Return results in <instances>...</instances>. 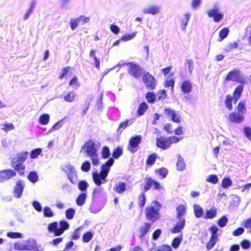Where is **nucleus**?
<instances>
[{
    "instance_id": "obj_1",
    "label": "nucleus",
    "mask_w": 251,
    "mask_h": 251,
    "mask_svg": "<svg viewBox=\"0 0 251 251\" xmlns=\"http://www.w3.org/2000/svg\"><path fill=\"white\" fill-rule=\"evenodd\" d=\"M60 227L58 228V224L56 221L50 223L48 226V230L50 233H53L56 236L62 235L65 230L69 228V224L65 220L59 222Z\"/></svg>"
},
{
    "instance_id": "obj_2",
    "label": "nucleus",
    "mask_w": 251,
    "mask_h": 251,
    "mask_svg": "<svg viewBox=\"0 0 251 251\" xmlns=\"http://www.w3.org/2000/svg\"><path fill=\"white\" fill-rule=\"evenodd\" d=\"M88 156L90 158L94 165L97 166L99 164V159L97 154V149L95 143L91 140H88L83 146Z\"/></svg>"
},
{
    "instance_id": "obj_3",
    "label": "nucleus",
    "mask_w": 251,
    "mask_h": 251,
    "mask_svg": "<svg viewBox=\"0 0 251 251\" xmlns=\"http://www.w3.org/2000/svg\"><path fill=\"white\" fill-rule=\"evenodd\" d=\"M180 140V138L176 136L161 137L158 138V148L167 150L171 147L172 144L177 143Z\"/></svg>"
},
{
    "instance_id": "obj_4",
    "label": "nucleus",
    "mask_w": 251,
    "mask_h": 251,
    "mask_svg": "<svg viewBox=\"0 0 251 251\" xmlns=\"http://www.w3.org/2000/svg\"><path fill=\"white\" fill-rule=\"evenodd\" d=\"M206 13L209 17L213 18V21L216 23H219L224 18V15L220 12V4L218 3H215Z\"/></svg>"
},
{
    "instance_id": "obj_5",
    "label": "nucleus",
    "mask_w": 251,
    "mask_h": 251,
    "mask_svg": "<svg viewBox=\"0 0 251 251\" xmlns=\"http://www.w3.org/2000/svg\"><path fill=\"white\" fill-rule=\"evenodd\" d=\"M226 81H233L244 84L246 81L245 78L240 74L238 70H234L230 72L226 78Z\"/></svg>"
},
{
    "instance_id": "obj_6",
    "label": "nucleus",
    "mask_w": 251,
    "mask_h": 251,
    "mask_svg": "<svg viewBox=\"0 0 251 251\" xmlns=\"http://www.w3.org/2000/svg\"><path fill=\"white\" fill-rule=\"evenodd\" d=\"M128 67V73L136 78H139L142 74V68L137 64L133 62H129L127 64Z\"/></svg>"
},
{
    "instance_id": "obj_7",
    "label": "nucleus",
    "mask_w": 251,
    "mask_h": 251,
    "mask_svg": "<svg viewBox=\"0 0 251 251\" xmlns=\"http://www.w3.org/2000/svg\"><path fill=\"white\" fill-rule=\"evenodd\" d=\"M141 137L140 135H136L131 137L127 145V150L131 153H134L138 150V147L141 142Z\"/></svg>"
},
{
    "instance_id": "obj_8",
    "label": "nucleus",
    "mask_w": 251,
    "mask_h": 251,
    "mask_svg": "<svg viewBox=\"0 0 251 251\" xmlns=\"http://www.w3.org/2000/svg\"><path fill=\"white\" fill-rule=\"evenodd\" d=\"M165 114L168 118H170L174 122L179 123L181 121L179 113L176 112L173 109L170 108L165 109Z\"/></svg>"
},
{
    "instance_id": "obj_9",
    "label": "nucleus",
    "mask_w": 251,
    "mask_h": 251,
    "mask_svg": "<svg viewBox=\"0 0 251 251\" xmlns=\"http://www.w3.org/2000/svg\"><path fill=\"white\" fill-rule=\"evenodd\" d=\"M16 176V172L14 170L9 169L0 171V183L4 182Z\"/></svg>"
},
{
    "instance_id": "obj_10",
    "label": "nucleus",
    "mask_w": 251,
    "mask_h": 251,
    "mask_svg": "<svg viewBox=\"0 0 251 251\" xmlns=\"http://www.w3.org/2000/svg\"><path fill=\"white\" fill-rule=\"evenodd\" d=\"M143 80L146 87L151 90L155 88V80L154 77L149 73L144 74L143 76Z\"/></svg>"
},
{
    "instance_id": "obj_11",
    "label": "nucleus",
    "mask_w": 251,
    "mask_h": 251,
    "mask_svg": "<svg viewBox=\"0 0 251 251\" xmlns=\"http://www.w3.org/2000/svg\"><path fill=\"white\" fill-rule=\"evenodd\" d=\"M178 221L177 222L175 226L170 229L171 233L176 234L180 232L184 228L185 225V220L184 218H180L178 219Z\"/></svg>"
},
{
    "instance_id": "obj_12",
    "label": "nucleus",
    "mask_w": 251,
    "mask_h": 251,
    "mask_svg": "<svg viewBox=\"0 0 251 251\" xmlns=\"http://www.w3.org/2000/svg\"><path fill=\"white\" fill-rule=\"evenodd\" d=\"M178 221L177 222L175 226L170 229L171 233L176 234L180 232L184 228L185 225V220L184 218H180L178 219Z\"/></svg>"
},
{
    "instance_id": "obj_13",
    "label": "nucleus",
    "mask_w": 251,
    "mask_h": 251,
    "mask_svg": "<svg viewBox=\"0 0 251 251\" xmlns=\"http://www.w3.org/2000/svg\"><path fill=\"white\" fill-rule=\"evenodd\" d=\"M145 213L146 217L148 220L154 221V219L157 216V209L154 206H148L146 208Z\"/></svg>"
},
{
    "instance_id": "obj_14",
    "label": "nucleus",
    "mask_w": 251,
    "mask_h": 251,
    "mask_svg": "<svg viewBox=\"0 0 251 251\" xmlns=\"http://www.w3.org/2000/svg\"><path fill=\"white\" fill-rule=\"evenodd\" d=\"M93 179L95 184L97 186H100L102 183L106 182L107 176L100 172L99 173L97 172L93 174Z\"/></svg>"
},
{
    "instance_id": "obj_15",
    "label": "nucleus",
    "mask_w": 251,
    "mask_h": 251,
    "mask_svg": "<svg viewBox=\"0 0 251 251\" xmlns=\"http://www.w3.org/2000/svg\"><path fill=\"white\" fill-rule=\"evenodd\" d=\"M114 162V159L112 158H109L105 163L101 166L100 172L107 176L110 167L112 166Z\"/></svg>"
},
{
    "instance_id": "obj_16",
    "label": "nucleus",
    "mask_w": 251,
    "mask_h": 251,
    "mask_svg": "<svg viewBox=\"0 0 251 251\" xmlns=\"http://www.w3.org/2000/svg\"><path fill=\"white\" fill-rule=\"evenodd\" d=\"M24 188V184L22 181L21 180L17 181L13 190L14 197L16 198H20L22 195Z\"/></svg>"
},
{
    "instance_id": "obj_17",
    "label": "nucleus",
    "mask_w": 251,
    "mask_h": 251,
    "mask_svg": "<svg viewBox=\"0 0 251 251\" xmlns=\"http://www.w3.org/2000/svg\"><path fill=\"white\" fill-rule=\"evenodd\" d=\"M28 155L27 151H22L17 154L16 157L13 158L11 163H22L26 160Z\"/></svg>"
},
{
    "instance_id": "obj_18",
    "label": "nucleus",
    "mask_w": 251,
    "mask_h": 251,
    "mask_svg": "<svg viewBox=\"0 0 251 251\" xmlns=\"http://www.w3.org/2000/svg\"><path fill=\"white\" fill-rule=\"evenodd\" d=\"M228 119L231 122L240 123L244 120V116L241 113L232 112L228 116Z\"/></svg>"
},
{
    "instance_id": "obj_19",
    "label": "nucleus",
    "mask_w": 251,
    "mask_h": 251,
    "mask_svg": "<svg viewBox=\"0 0 251 251\" xmlns=\"http://www.w3.org/2000/svg\"><path fill=\"white\" fill-rule=\"evenodd\" d=\"M12 167L14 168L15 172H17L20 176H23L25 174V166L22 163H11Z\"/></svg>"
},
{
    "instance_id": "obj_20",
    "label": "nucleus",
    "mask_w": 251,
    "mask_h": 251,
    "mask_svg": "<svg viewBox=\"0 0 251 251\" xmlns=\"http://www.w3.org/2000/svg\"><path fill=\"white\" fill-rule=\"evenodd\" d=\"M191 14L187 13L184 14L180 19L179 21L181 25V28L183 31H185L186 29L188 23L190 19Z\"/></svg>"
},
{
    "instance_id": "obj_21",
    "label": "nucleus",
    "mask_w": 251,
    "mask_h": 251,
    "mask_svg": "<svg viewBox=\"0 0 251 251\" xmlns=\"http://www.w3.org/2000/svg\"><path fill=\"white\" fill-rule=\"evenodd\" d=\"M243 84H242L241 85L237 86L233 93L232 97L233 100L234 101V103H236L240 98L244 88Z\"/></svg>"
},
{
    "instance_id": "obj_22",
    "label": "nucleus",
    "mask_w": 251,
    "mask_h": 251,
    "mask_svg": "<svg viewBox=\"0 0 251 251\" xmlns=\"http://www.w3.org/2000/svg\"><path fill=\"white\" fill-rule=\"evenodd\" d=\"M181 91L185 93H190L192 90V84L189 80H185L182 82L181 85Z\"/></svg>"
},
{
    "instance_id": "obj_23",
    "label": "nucleus",
    "mask_w": 251,
    "mask_h": 251,
    "mask_svg": "<svg viewBox=\"0 0 251 251\" xmlns=\"http://www.w3.org/2000/svg\"><path fill=\"white\" fill-rule=\"evenodd\" d=\"M114 190L118 194H122L126 190V184L123 181H120L115 185Z\"/></svg>"
},
{
    "instance_id": "obj_24",
    "label": "nucleus",
    "mask_w": 251,
    "mask_h": 251,
    "mask_svg": "<svg viewBox=\"0 0 251 251\" xmlns=\"http://www.w3.org/2000/svg\"><path fill=\"white\" fill-rule=\"evenodd\" d=\"M152 185L154 186L155 188H157V182L155 180H153L150 177L146 178L145 184L144 186V192H146L149 190L150 188Z\"/></svg>"
},
{
    "instance_id": "obj_25",
    "label": "nucleus",
    "mask_w": 251,
    "mask_h": 251,
    "mask_svg": "<svg viewBox=\"0 0 251 251\" xmlns=\"http://www.w3.org/2000/svg\"><path fill=\"white\" fill-rule=\"evenodd\" d=\"M67 176L70 181L75 184L76 181L77 175L75 171L73 169L70 168L67 173Z\"/></svg>"
},
{
    "instance_id": "obj_26",
    "label": "nucleus",
    "mask_w": 251,
    "mask_h": 251,
    "mask_svg": "<svg viewBox=\"0 0 251 251\" xmlns=\"http://www.w3.org/2000/svg\"><path fill=\"white\" fill-rule=\"evenodd\" d=\"M148 108V106L147 104V103L145 102H141L138 107V108L137 111V113L138 116H142L143 115L145 111H147V109Z\"/></svg>"
},
{
    "instance_id": "obj_27",
    "label": "nucleus",
    "mask_w": 251,
    "mask_h": 251,
    "mask_svg": "<svg viewBox=\"0 0 251 251\" xmlns=\"http://www.w3.org/2000/svg\"><path fill=\"white\" fill-rule=\"evenodd\" d=\"M86 199V194L84 193L79 194L76 199V203L78 206L84 204Z\"/></svg>"
},
{
    "instance_id": "obj_28",
    "label": "nucleus",
    "mask_w": 251,
    "mask_h": 251,
    "mask_svg": "<svg viewBox=\"0 0 251 251\" xmlns=\"http://www.w3.org/2000/svg\"><path fill=\"white\" fill-rule=\"evenodd\" d=\"M178 160L176 163V167L177 170L182 171L185 168V164L183 158L180 155H177Z\"/></svg>"
},
{
    "instance_id": "obj_29",
    "label": "nucleus",
    "mask_w": 251,
    "mask_h": 251,
    "mask_svg": "<svg viewBox=\"0 0 251 251\" xmlns=\"http://www.w3.org/2000/svg\"><path fill=\"white\" fill-rule=\"evenodd\" d=\"M151 227L149 223H145L144 226L141 227L139 229L140 237H143L149 231Z\"/></svg>"
},
{
    "instance_id": "obj_30",
    "label": "nucleus",
    "mask_w": 251,
    "mask_h": 251,
    "mask_svg": "<svg viewBox=\"0 0 251 251\" xmlns=\"http://www.w3.org/2000/svg\"><path fill=\"white\" fill-rule=\"evenodd\" d=\"M27 179L32 183H35L38 180V176L34 171H31L27 176Z\"/></svg>"
},
{
    "instance_id": "obj_31",
    "label": "nucleus",
    "mask_w": 251,
    "mask_h": 251,
    "mask_svg": "<svg viewBox=\"0 0 251 251\" xmlns=\"http://www.w3.org/2000/svg\"><path fill=\"white\" fill-rule=\"evenodd\" d=\"M143 13L146 14L155 15L157 13V8L155 6H150L144 8Z\"/></svg>"
},
{
    "instance_id": "obj_32",
    "label": "nucleus",
    "mask_w": 251,
    "mask_h": 251,
    "mask_svg": "<svg viewBox=\"0 0 251 251\" xmlns=\"http://www.w3.org/2000/svg\"><path fill=\"white\" fill-rule=\"evenodd\" d=\"M101 157L103 159L108 158L110 155V152L107 146H103L101 151Z\"/></svg>"
},
{
    "instance_id": "obj_33",
    "label": "nucleus",
    "mask_w": 251,
    "mask_h": 251,
    "mask_svg": "<svg viewBox=\"0 0 251 251\" xmlns=\"http://www.w3.org/2000/svg\"><path fill=\"white\" fill-rule=\"evenodd\" d=\"M50 120V116L47 114H43L41 115L39 118V123L42 125H47Z\"/></svg>"
},
{
    "instance_id": "obj_34",
    "label": "nucleus",
    "mask_w": 251,
    "mask_h": 251,
    "mask_svg": "<svg viewBox=\"0 0 251 251\" xmlns=\"http://www.w3.org/2000/svg\"><path fill=\"white\" fill-rule=\"evenodd\" d=\"M75 95L73 91L69 92L67 95L64 96V100L68 102H73L75 99Z\"/></svg>"
},
{
    "instance_id": "obj_35",
    "label": "nucleus",
    "mask_w": 251,
    "mask_h": 251,
    "mask_svg": "<svg viewBox=\"0 0 251 251\" xmlns=\"http://www.w3.org/2000/svg\"><path fill=\"white\" fill-rule=\"evenodd\" d=\"M123 154L122 149L120 147H117L112 152V158L117 159Z\"/></svg>"
},
{
    "instance_id": "obj_36",
    "label": "nucleus",
    "mask_w": 251,
    "mask_h": 251,
    "mask_svg": "<svg viewBox=\"0 0 251 251\" xmlns=\"http://www.w3.org/2000/svg\"><path fill=\"white\" fill-rule=\"evenodd\" d=\"M185 67L188 69L190 74H192L194 69V63L191 59H187L184 64Z\"/></svg>"
},
{
    "instance_id": "obj_37",
    "label": "nucleus",
    "mask_w": 251,
    "mask_h": 251,
    "mask_svg": "<svg viewBox=\"0 0 251 251\" xmlns=\"http://www.w3.org/2000/svg\"><path fill=\"white\" fill-rule=\"evenodd\" d=\"M183 239V236L180 234L178 237H175L172 241V245L176 249L178 247L180 243Z\"/></svg>"
},
{
    "instance_id": "obj_38",
    "label": "nucleus",
    "mask_w": 251,
    "mask_h": 251,
    "mask_svg": "<svg viewBox=\"0 0 251 251\" xmlns=\"http://www.w3.org/2000/svg\"><path fill=\"white\" fill-rule=\"evenodd\" d=\"M75 214V210L73 208H69L65 211L66 217L68 220H72L74 218Z\"/></svg>"
},
{
    "instance_id": "obj_39",
    "label": "nucleus",
    "mask_w": 251,
    "mask_h": 251,
    "mask_svg": "<svg viewBox=\"0 0 251 251\" xmlns=\"http://www.w3.org/2000/svg\"><path fill=\"white\" fill-rule=\"evenodd\" d=\"M156 154L155 153L151 154L149 155L146 160V164L148 166L152 165L155 162L156 160Z\"/></svg>"
},
{
    "instance_id": "obj_40",
    "label": "nucleus",
    "mask_w": 251,
    "mask_h": 251,
    "mask_svg": "<svg viewBox=\"0 0 251 251\" xmlns=\"http://www.w3.org/2000/svg\"><path fill=\"white\" fill-rule=\"evenodd\" d=\"M229 33V30L227 28H224L219 33V41H222L223 39L226 37Z\"/></svg>"
},
{
    "instance_id": "obj_41",
    "label": "nucleus",
    "mask_w": 251,
    "mask_h": 251,
    "mask_svg": "<svg viewBox=\"0 0 251 251\" xmlns=\"http://www.w3.org/2000/svg\"><path fill=\"white\" fill-rule=\"evenodd\" d=\"M177 210V218L180 219V218H183V215L185 212V208L184 205H180L178 206L176 209Z\"/></svg>"
},
{
    "instance_id": "obj_42",
    "label": "nucleus",
    "mask_w": 251,
    "mask_h": 251,
    "mask_svg": "<svg viewBox=\"0 0 251 251\" xmlns=\"http://www.w3.org/2000/svg\"><path fill=\"white\" fill-rule=\"evenodd\" d=\"M195 215L197 218L201 217L203 214L202 209L198 205L195 204L194 206Z\"/></svg>"
},
{
    "instance_id": "obj_43",
    "label": "nucleus",
    "mask_w": 251,
    "mask_h": 251,
    "mask_svg": "<svg viewBox=\"0 0 251 251\" xmlns=\"http://www.w3.org/2000/svg\"><path fill=\"white\" fill-rule=\"evenodd\" d=\"M93 234L91 231L85 232L82 236V241L84 243L89 242L93 238Z\"/></svg>"
},
{
    "instance_id": "obj_44",
    "label": "nucleus",
    "mask_w": 251,
    "mask_h": 251,
    "mask_svg": "<svg viewBox=\"0 0 251 251\" xmlns=\"http://www.w3.org/2000/svg\"><path fill=\"white\" fill-rule=\"evenodd\" d=\"M146 98L149 103H153L155 101V95L153 92H148L146 94Z\"/></svg>"
},
{
    "instance_id": "obj_45",
    "label": "nucleus",
    "mask_w": 251,
    "mask_h": 251,
    "mask_svg": "<svg viewBox=\"0 0 251 251\" xmlns=\"http://www.w3.org/2000/svg\"><path fill=\"white\" fill-rule=\"evenodd\" d=\"M136 32H132L130 34H127L124 35L120 38L121 41H123L125 42L127 41L128 40H131L133 39L136 35Z\"/></svg>"
},
{
    "instance_id": "obj_46",
    "label": "nucleus",
    "mask_w": 251,
    "mask_h": 251,
    "mask_svg": "<svg viewBox=\"0 0 251 251\" xmlns=\"http://www.w3.org/2000/svg\"><path fill=\"white\" fill-rule=\"evenodd\" d=\"M233 100V97L230 95H227L225 100V104L226 107L231 110L232 108V101Z\"/></svg>"
},
{
    "instance_id": "obj_47",
    "label": "nucleus",
    "mask_w": 251,
    "mask_h": 251,
    "mask_svg": "<svg viewBox=\"0 0 251 251\" xmlns=\"http://www.w3.org/2000/svg\"><path fill=\"white\" fill-rule=\"evenodd\" d=\"M72 68L70 66H67L66 67L63 68L61 70V73L58 76V78L60 79H62L71 71Z\"/></svg>"
},
{
    "instance_id": "obj_48",
    "label": "nucleus",
    "mask_w": 251,
    "mask_h": 251,
    "mask_svg": "<svg viewBox=\"0 0 251 251\" xmlns=\"http://www.w3.org/2000/svg\"><path fill=\"white\" fill-rule=\"evenodd\" d=\"M232 182L228 177L224 178L222 181V186L224 188H227L231 186Z\"/></svg>"
},
{
    "instance_id": "obj_49",
    "label": "nucleus",
    "mask_w": 251,
    "mask_h": 251,
    "mask_svg": "<svg viewBox=\"0 0 251 251\" xmlns=\"http://www.w3.org/2000/svg\"><path fill=\"white\" fill-rule=\"evenodd\" d=\"M146 196L144 193H142L138 197V205L140 207H143L146 203Z\"/></svg>"
},
{
    "instance_id": "obj_50",
    "label": "nucleus",
    "mask_w": 251,
    "mask_h": 251,
    "mask_svg": "<svg viewBox=\"0 0 251 251\" xmlns=\"http://www.w3.org/2000/svg\"><path fill=\"white\" fill-rule=\"evenodd\" d=\"M167 97V94L165 90H160L158 91V100L163 101Z\"/></svg>"
},
{
    "instance_id": "obj_51",
    "label": "nucleus",
    "mask_w": 251,
    "mask_h": 251,
    "mask_svg": "<svg viewBox=\"0 0 251 251\" xmlns=\"http://www.w3.org/2000/svg\"><path fill=\"white\" fill-rule=\"evenodd\" d=\"M237 109L238 113H241L244 115L246 111L245 103L242 101L240 102L238 104Z\"/></svg>"
},
{
    "instance_id": "obj_52",
    "label": "nucleus",
    "mask_w": 251,
    "mask_h": 251,
    "mask_svg": "<svg viewBox=\"0 0 251 251\" xmlns=\"http://www.w3.org/2000/svg\"><path fill=\"white\" fill-rule=\"evenodd\" d=\"M42 152V149L40 148H36L31 151L30 152V157L32 159H35Z\"/></svg>"
},
{
    "instance_id": "obj_53",
    "label": "nucleus",
    "mask_w": 251,
    "mask_h": 251,
    "mask_svg": "<svg viewBox=\"0 0 251 251\" xmlns=\"http://www.w3.org/2000/svg\"><path fill=\"white\" fill-rule=\"evenodd\" d=\"M43 213L44 216L46 217H52L54 215L53 212L48 206H46L44 208Z\"/></svg>"
},
{
    "instance_id": "obj_54",
    "label": "nucleus",
    "mask_w": 251,
    "mask_h": 251,
    "mask_svg": "<svg viewBox=\"0 0 251 251\" xmlns=\"http://www.w3.org/2000/svg\"><path fill=\"white\" fill-rule=\"evenodd\" d=\"M218 241V238L211 237L210 241L207 243L206 248L208 250L211 249Z\"/></svg>"
},
{
    "instance_id": "obj_55",
    "label": "nucleus",
    "mask_w": 251,
    "mask_h": 251,
    "mask_svg": "<svg viewBox=\"0 0 251 251\" xmlns=\"http://www.w3.org/2000/svg\"><path fill=\"white\" fill-rule=\"evenodd\" d=\"M6 235L8 237L11 239L21 238L22 237V234L19 232H8Z\"/></svg>"
},
{
    "instance_id": "obj_56",
    "label": "nucleus",
    "mask_w": 251,
    "mask_h": 251,
    "mask_svg": "<svg viewBox=\"0 0 251 251\" xmlns=\"http://www.w3.org/2000/svg\"><path fill=\"white\" fill-rule=\"evenodd\" d=\"M206 180L213 184H216L218 181V178L215 175H211L207 176Z\"/></svg>"
},
{
    "instance_id": "obj_57",
    "label": "nucleus",
    "mask_w": 251,
    "mask_h": 251,
    "mask_svg": "<svg viewBox=\"0 0 251 251\" xmlns=\"http://www.w3.org/2000/svg\"><path fill=\"white\" fill-rule=\"evenodd\" d=\"M79 19H72L70 22V25L72 30H74L78 25Z\"/></svg>"
},
{
    "instance_id": "obj_58",
    "label": "nucleus",
    "mask_w": 251,
    "mask_h": 251,
    "mask_svg": "<svg viewBox=\"0 0 251 251\" xmlns=\"http://www.w3.org/2000/svg\"><path fill=\"white\" fill-rule=\"evenodd\" d=\"M78 187L80 191H85L88 187V184L86 181L81 180L79 182Z\"/></svg>"
},
{
    "instance_id": "obj_59",
    "label": "nucleus",
    "mask_w": 251,
    "mask_h": 251,
    "mask_svg": "<svg viewBox=\"0 0 251 251\" xmlns=\"http://www.w3.org/2000/svg\"><path fill=\"white\" fill-rule=\"evenodd\" d=\"M91 165L88 161H85L84 162L81 166V169L85 172H87L90 170Z\"/></svg>"
},
{
    "instance_id": "obj_60",
    "label": "nucleus",
    "mask_w": 251,
    "mask_h": 251,
    "mask_svg": "<svg viewBox=\"0 0 251 251\" xmlns=\"http://www.w3.org/2000/svg\"><path fill=\"white\" fill-rule=\"evenodd\" d=\"M202 0H192L191 7L193 10L198 9L201 3Z\"/></svg>"
},
{
    "instance_id": "obj_61",
    "label": "nucleus",
    "mask_w": 251,
    "mask_h": 251,
    "mask_svg": "<svg viewBox=\"0 0 251 251\" xmlns=\"http://www.w3.org/2000/svg\"><path fill=\"white\" fill-rule=\"evenodd\" d=\"M227 222V218L224 216L218 221V224L221 227H223L226 226Z\"/></svg>"
},
{
    "instance_id": "obj_62",
    "label": "nucleus",
    "mask_w": 251,
    "mask_h": 251,
    "mask_svg": "<svg viewBox=\"0 0 251 251\" xmlns=\"http://www.w3.org/2000/svg\"><path fill=\"white\" fill-rule=\"evenodd\" d=\"M206 218L212 219L215 217L216 215V210L211 209L210 210H207L205 213Z\"/></svg>"
},
{
    "instance_id": "obj_63",
    "label": "nucleus",
    "mask_w": 251,
    "mask_h": 251,
    "mask_svg": "<svg viewBox=\"0 0 251 251\" xmlns=\"http://www.w3.org/2000/svg\"><path fill=\"white\" fill-rule=\"evenodd\" d=\"M2 130L5 131H8L14 129V127L12 123L5 124L2 125Z\"/></svg>"
},
{
    "instance_id": "obj_64",
    "label": "nucleus",
    "mask_w": 251,
    "mask_h": 251,
    "mask_svg": "<svg viewBox=\"0 0 251 251\" xmlns=\"http://www.w3.org/2000/svg\"><path fill=\"white\" fill-rule=\"evenodd\" d=\"M171 246L167 245H164L158 247V251H172Z\"/></svg>"
}]
</instances>
